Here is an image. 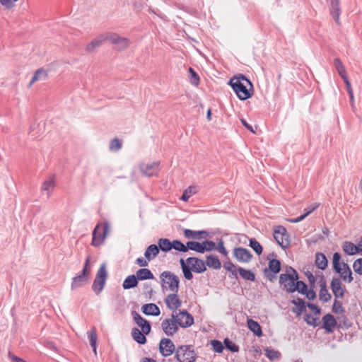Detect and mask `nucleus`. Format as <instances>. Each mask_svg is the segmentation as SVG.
I'll list each match as a JSON object with an SVG mask.
<instances>
[{
    "instance_id": "8",
    "label": "nucleus",
    "mask_w": 362,
    "mask_h": 362,
    "mask_svg": "<svg viewBox=\"0 0 362 362\" xmlns=\"http://www.w3.org/2000/svg\"><path fill=\"white\" fill-rule=\"evenodd\" d=\"M90 261V257H88L86 259L81 274L73 278L71 286L72 290L83 286L88 281L89 273L88 272V267Z\"/></svg>"
},
{
    "instance_id": "25",
    "label": "nucleus",
    "mask_w": 362,
    "mask_h": 362,
    "mask_svg": "<svg viewBox=\"0 0 362 362\" xmlns=\"http://www.w3.org/2000/svg\"><path fill=\"white\" fill-rule=\"evenodd\" d=\"M320 293H319L320 300H321L324 302L329 301L331 299L332 296L329 293L328 290L327 289L326 282L323 279V278H322V279L320 281Z\"/></svg>"
},
{
    "instance_id": "51",
    "label": "nucleus",
    "mask_w": 362,
    "mask_h": 362,
    "mask_svg": "<svg viewBox=\"0 0 362 362\" xmlns=\"http://www.w3.org/2000/svg\"><path fill=\"white\" fill-rule=\"evenodd\" d=\"M332 311L334 313L341 314L344 312V310L342 307V304L340 301L335 299L332 305Z\"/></svg>"
},
{
    "instance_id": "15",
    "label": "nucleus",
    "mask_w": 362,
    "mask_h": 362,
    "mask_svg": "<svg viewBox=\"0 0 362 362\" xmlns=\"http://www.w3.org/2000/svg\"><path fill=\"white\" fill-rule=\"evenodd\" d=\"M166 306L173 312L177 311V308L182 305V301L179 298L177 293H173L167 295L165 300Z\"/></svg>"
},
{
    "instance_id": "24",
    "label": "nucleus",
    "mask_w": 362,
    "mask_h": 362,
    "mask_svg": "<svg viewBox=\"0 0 362 362\" xmlns=\"http://www.w3.org/2000/svg\"><path fill=\"white\" fill-rule=\"evenodd\" d=\"M141 309L143 313L147 315L158 316L160 314L159 308L154 303L144 304Z\"/></svg>"
},
{
    "instance_id": "38",
    "label": "nucleus",
    "mask_w": 362,
    "mask_h": 362,
    "mask_svg": "<svg viewBox=\"0 0 362 362\" xmlns=\"http://www.w3.org/2000/svg\"><path fill=\"white\" fill-rule=\"evenodd\" d=\"M320 206L319 203H315L313 206L309 210V211L305 212L303 215L300 216L296 218H289L287 221L290 223H298L303 221L305 217H307L309 214H310L313 211H315Z\"/></svg>"
},
{
    "instance_id": "42",
    "label": "nucleus",
    "mask_w": 362,
    "mask_h": 362,
    "mask_svg": "<svg viewBox=\"0 0 362 362\" xmlns=\"http://www.w3.org/2000/svg\"><path fill=\"white\" fill-rule=\"evenodd\" d=\"M223 268L230 272L231 276L230 277L238 279L237 267L233 263L226 262L223 263Z\"/></svg>"
},
{
    "instance_id": "19",
    "label": "nucleus",
    "mask_w": 362,
    "mask_h": 362,
    "mask_svg": "<svg viewBox=\"0 0 362 362\" xmlns=\"http://www.w3.org/2000/svg\"><path fill=\"white\" fill-rule=\"evenodd\" d=\"M322 328L325 329L328 333L332 332L337 325L336 319L331 314H327L324 315L322 317Z\"/></svg>"
},
{
    "instance_id": "4",
    "label": "nucleus",
    "mask_w": 362,
    "mask_h": 362,
    "mask_svg": "<svg viewBox=\"0 0 362 362\" xmlns=\"http://www.w3.org/2000/svg\"><path fill=\"white\" fill-rule=\"evenodd\" d=\"M298 279V274L292 267L287 269L286 272L279 276V284L288 293L295 292V284Z\"/></svg>"
},
{
    "instance_id": "18",
    "label": "nucleus",
    "mask_w": 362,
    "mask_h": 362,
    "mask_svg": "<svg viewBox=\"0 0 362 362\" xmlns=\"http://www.w3.org/2000/svg\"><path fill=\"white\" fill-rule=\"evenodd\" d=\"M158 166L159 164L158 163H144L140 165L139 169L143 175L151 177L158 174L159 170Z\"/></svg>"
},
{
    "instance_id": "17",
    "label": "nucleus",
    "mask_w": 362,
    "mask_h": 362,
    "mask_svg": "<svg viewBox=\"0 0 362 362\" xmlns=\"http://www.w3.org/2000/svg\"><path fill=\"white\" fill-rule=\"evenodd\" d=\"M132 315L136 325L141 328L144 334H148L151 332L150 323L136 311H132Z\"/></svg>"
},
{
    "instance_id": "60",
    "label": "nucleus",
    "mask_w": 362,
    "mask_h": 362,
    "mask_svg": "<svg viewBox=\"0 0 362 362\" xmlns=\"http://www.w3.org/2000/svg\"><path fill=\"white\" fill-rule=\"evenodd\" d=\"M345 85H346V90L348 91V93L349 95H352V93H353V90H352V88H351V83L348 79V77L346 76L342 78Z\"/></svg>"
},
{
    "instance_id": "58",
    "label": "nucleus",
    "mask_w": 362,
    "mask_h": 362,
    "mask_svg": "<svg viewBox=\"0 0 362 362\" xmlns=\"http://www.w3.org/2000/svg\"><path fill=\"white\" fill-rule=\"evenodd\" d=\"M216 249L223 255H228V252L223 245V241L222 240H219V242L218 243L217 247L216 246Z\"/></svg>"
},
{
    "instance_id": "50",
    "label": "nucleus",
    "mask_w": 362,
    "mask_h": 362,
    "mask_svg": "<svg viewBox=\"0 0 362 362\" xmlns=\"http://www.w3.org/2000/svg\"><path fill=\"white\" fill-rule=\"evenodd\" d=\"M266 356L272 361L279 358L281 356V354L274 349H265Z\"/></svg>"
},
{
    "instance_id": "12",
    "label": "nucleus",
    "mask_w": 362,
    "mask_h": 362,
    "mask_svg": "<svg viewBox=\"0 0 362 362\" xmlns=\"http://www.w3.org/2000/svg\"><path fill=\"white\" fill-rule=\"evenodd\" d=\"M178 324L171 317L170 319H165L162 321L161 327L164 333L168 336H173L178 330Z\"/></svg>"
},
{
    "instance_id": "45",
    "label": "nucleus",
    "mask_w": 362,
    "mask_h": 362,
    "mask_svg": "<svg viewBox=\"0 0 362 362\" xmlns=\"http://www.w3.org/2000/svg\"><path fill=\"white\" fill-rule=\"evenodd\" d=\"M122 141L117 138H115L110 141V150L111 151H117L122 148Z\"/></svg>"
},
{
    "instance_id": "48",
    "label": "nucleus",
    "mask_w": 362,
    "mask_h": 362,
    "mask_svg": "<svg viewBox=\"0 0 362 362\" xmlns=\"http://www.w3.org/2000/svg\"><path fill=\"white\" fill-rule=\"evenodd\" d=\"M189 80L192 85L197 86L199 83V77L192 68L189 69Z\"/></svg>"
},
{
    "instance_id": "30",
    "label": "nucleus",
    "mask_w": 362,
    "mask_h": 362,
    "mask_svg": "<svg viewBox=\"0 0 362 362\" xmlns=\"http://www.w3.org/2000/svg\"><path fill=\"white\" fill-rule=\"evenodd\" d=\"M209 267L214 269H219L221 267V263L216 256L209 255L206 257L205 263Z\"/></svg>"
},
{
    "instance_id": "35",
    "label": "nucleus",
    "mask_w": 362,
    "mask_h": 362,
    "mask_svg": "<svg viewBox=\"0 0 362 362\" xmlns=\"http://www.w3.org/2000/svg\"><path fill=\"white\" fill-rule=\"evenodd\" d=\"M159 247V250H161L163 252H169L173 249V242H170V240L167 238H160L158 243Z\"/></svg>"
},
{
    "instance_id": "33",
    "label": "nucleus",
    "mask_w": 362,
    "mask_h": 362,
    "mask_svg": "<svg viewBox=\"0 0 362 362\" xmlns=\"http://www.w3.org/2000/svg\"><path fill=\"white\" fill-rule=\"evenodd\" d=\"M247 327L257 336L262 335V328L256 321L252 319L247 320Z\"/></svg>"
},
{
    "instance_id": "21",
    "label": "nucleus",
    "mask_w": 362,
    "mask_h": 362,
    "mask_svg": "<svg viewBox=\"0 0 362 362\" xmlns=\"http://www.w3.org/2000/svg\"><path fill=\"white\" fill-rule=\"evenodd\" d=\"M56 183L54 181V177H50L46 180L42 186L41 190L42 193H45L46 194L47 198H49L52 192H53L55 187Z\"/></svg>"
},
{
    "instance_id": "59",
    "label": "nucleus",
    "mask_w": 362,
    "mask_h": 362,
    "mask_svg": "<svg viewBox=\"0 0 362 362\" xmlns=\"http://www.w3.org/2000/svg\"><path fill=\"white\" fill-rule=\"evenodd\" d=\"M17 1L18 0H0V3L6 8H11L13 6V2Z\"/></svg>"
},
{
    "instance_id": "36",
    "label": "nucleus",
    "mask_w": 362,
    "mask_h": 362,
    "mask_svg": "<svg viewBox=\"0 0 362 362\" xmlns=\"http://www.w3.org/2000/svg\"><path fill=\"white\" fill-rule=\"evenodd\" d=\"M291 303L296 306V308L293 309V311L298 315L301 314L305 310V305L303 299L298 298L292 300Z\"/></svg>"
},
{
    "instance_id": "47",
    "label": "nucleus",
    "mask_w": 362,
    "mask_h": 362,
    "mask_svg": "<svg viewBox=\"0 0 362 362\" xmlns=\"http://www.w3.org/2000/svg\"><path fill=\"white\" fill-rule=\"evenodd\" d=\"M172 245H173V248H174L175 250H176L177 251L184 252H187V244L184 245L180 240H173Z\"/></svg>"
},
{
    "instance_id": "43",
    "label": "nucleus",
    "mask_w": 362,
    "mask_h": 362,
    "mask_svg": "<svg viewBox=\"0 0 362 362\" xmlns=\"http://www.w3.org/2000/svg\"><path fill=\"white\" fill-rule=\"evenodd\" d=\"M269 269L274 274L279 273L281 270L280 261L276 259H271L269 262Z\"/></svg>"
},
{
    "instance_id": "13",
    "label": "nucleus",
    "mask_w": 362,
    "mask_h": 362,
    "mask_svg": "<svg viewBox=\"0 0 362 362\" xmlns=\"http://www.w3.org/2000/svg\"><path fill=\"white\" fill-rule=\"evenodd\" d=\"M159 351L163 356L167 357L173 354L175 346L170 339L163 338L160 341Z\"/></svg>"
},
{
    "instance_id": "22",
    "label": "nucleus",
    "mask_w": 362,
    "mask_h": 362,
    "mask_svg": "<svg viewBox=\"0 0 362 362\" xmlns=\"http://www.w3.org/2000/svg\"><path fill=\"white\" fill-rule=\"evenodd\" d=\"M107 41V34L102 35L98 38L93 40L90 43L86 45V50L88 52H94L97 48H98L103 42Z\"/></svg>"
},
{
    "instance_id": "49",
    "label": "nucleus",
    "mask_w": 362,
    "mask_h": 362,
    "mask_svg": "<svg viewBox=\"0 0 362 362\" xmlns=\"http://www.w3.org/2000/svg\"><path fill=\"white\" fill-rule=\"evenodd\" d=\"M211 344L214 351H216L217 353H222V351L224 349V346H223V344L218 340H216V339L211 340Z\"/></svg>"
},
{
    "instance_id": "61",
    "label": "nucleus",
    "mask_w": 362,
    "mask_h": 362,
    "mask_svg": "<svg viewBox=\"0 0 362 362\" xmlns=\"http://www.w3.org/2000/svg\"><path fill=\"white\" fill-rule=\"evenodd\" d=\"M307 305L315 315H319L320 314V309L315 304L308 303Z\"/></svg>"
},
{
    "instance_id": "40",
    "label": "nucleus",
    "mask_w": 362,
    "mask_h": 362,
    "mask_svg": "<svg viewBox=\"0 0 362 362\" xmlns=\"http://www.w3.org/2000/svg\"><path fill=\"white\" fill-rule=\"evenodd\" d=\"M88 336L90 340V344L93 348V350L95 354H97V335L95 333V329L93 328L92 330L88 332Z\"/></svg>"
},
{
    "instance_id": "7",
    "label": "nucleus",
    "mask_w": 362,
    "mask_h": 362,
    "mask_svg": "<svg viewBox=\"0 0 362 362\" xmlns=\"http://www.w3.org/2000/svg\"><path fill=\"white\" fill-rule=\"evenodd\" d=\"M100 226L98 225L93 231L92 245L98 247L102 245L110 232V226L105 222L103 226V231L100 232Z\"/></svg>"
},
{
    "instance_id": "5",
    "label": "nucleus",
    "mask_w": 362,
    "mask_h": 362,
    "mask_svg": "<svg viewBox=\"0 0 362 362\" xmlns=\"http://www.w3.org/2000/svg\"><path fill=\"white\" fill-rule=\"evenodd\" d=\"M175 357L179 362H194L197 354L189 345H181L175 351Z\"/></svg>"
},
{
    "instance_id": "32",
    "label": "nucleus",
    "mask_w": 362,
    "mask_h": 362,
    "mask_svg": "<svg viewBox=\"0 0 362 362\" xmlns=\"http://www.w3.org/2000/svg\"><path fill=\"white\" fill-rule=\"evenodd\" d=\"M327 259L325 255L322 253L318 252L315 256V264L320 269H325L327 267Z\"/></svg>"
},
{
    "instance_id": "28",
    "label": "nucleus",
    "mask_w": 362,
    "mask_h": 362,
    "mask_svg": "<svg viewBox=\"0 0 362 362\" xmlns=\"http://www.w3.org/2000/svg\"><path fill=\"white\" fill-rule=\"evenodd\" d=\"M138 285V279L137 277L132 274L128 276L124 281L122 284V287L124 289H130L136 287Z\"/></svg>"
},
{
    "instance_id": "3",
    "label": "nucleus",
    "mask_w": 362,
    "mask_h": 362,
    "mask_svg": "<svg viewBox=\"0 0 362 362\" xmlns=\"http://www.w3.org/2000/svg\"><path fill=\"white\" fill-rule=\"evenodd\" d=\"M332 264L334 271L340 275V277L344 281L351 283L354 280L351 269L346 263L341 262L339 253H334Z\"/></svg>"
},
{
    "instance_id": "54",
    "label": "nucleus",
    "mask_w": 362,
    "mask_h": 362,
    "mask_svg": "<svg viewBox=\"0 0 362 362\" xmlns=\"http://www.w3.org/2000/svg\"><path fill=\"white\" fill-rule=\"evenodd\" d=\"M304 319H305V321L310 325H313V326L316 327L319 324L317 322V320H318V317H315L311 314H306L305 315Z\"/></svg>"
},
{
    "instance_id": "23",
    "label": "nucleus",
    "mask_w": 362,
    "mask_h": 362,
    "mask_svg": "<svg viewBox=\"0 0 362 362\" xmlns=\"http://www.w3.org/2000/svg\"><path fill=\"white\" fill-rule=\"evenodd\" d=\"M184 235H185V237L188 239L201 240L202 239L201 235H205L204 238H206L209 235V232L206 230L194 231V230H192L190 229H185Z\"/></svg>"
},
{
    "instance_id": "2",
    "label": "nucleus",
    "mask_w": 362,
    "mask_h": 362,
    "mask_svg": "<svg viewBox=\"0 0 362 362\" xmlns=\"http://www.w3.org/2000/svg\"><path fill=\"white\" fill-rule=\"evenodd\" d=\"M161 288L163 292L177 293L180 287V279L170 271H164L160 275Z\"/></svg>"
},
{
    "instance_id": "57",
    "label": "nucleus",
    "mask_w": 362,
    "mask_h": 362,
    "mask_svg": "<svg viewBox=\"0 0 362 362\" xmlns=\"http://www.w3.org/2000/svg\"><path fill=\"white\" fill-rule=\"evenodd\" d=\"M182 270L185 279H187V280H191L193 278V274L191 272L192 267H190L189 265L186 267L185 268H183Z\"/></svg>"
},
{
    "instance_id": "9",
    "label": "nucleus",
    "mask_w": 362,
    "mask_h": 362,
    "mask_svg": "<svg viewBox=\"0 0 362 362\" xmlns=\"http://www.w3.org/2000/svg\"><path fill=\"white\" fill-rule=\"evenodd\" d=\"M172 317L175 320L178 325L185 328L190 327L194 323V318L192 315L186 310L174 311Z\"/></svg>"
},
{
    "instance_id": "63",
    "label": "nucleus",
    "mask_w": 362,
    "mask_h": 362,
    "mask_svg": "<svg viewBox=\"0 0 362 362\" xmlns=\"http://www.w3.org/2000/svg\"><path fill=\"white\" fill-rule=\"evenodd\" d=\"M305 294L309 300H314L316 298V293L313 289L307 290V293Z\"/></svg>"
},
{
    "instance_id": "55",
    "label": "nucleus",
    "mask_w": 362,
    "mask_h": 362,
    "mask_svg": "<svg viewBox=\"0 0 362 362\" xmlns=\"http://www.w3.org/2000/svg\"><path fill=\"white\" fill-rule=\"evenodd\" d=\"M355 272L362 275V258L356 259L353 264Z\"/></svg>"
},
{
    "instance_id": "64",
    "label": "nucleus",
    "mask_w": 362,
    "mask_h": 362,
    "mask_svg": "<svg viewBox=\"0 0 362 362\" xmlns=\"http://www.w3.org/2000/svg\"><path fill=\"white\" fill-rule=\"evenodd\" d=\"M240 122L241 123L243 124V125L247 129H248L249 131L252 132H255L253 129H252V127L251 125H250L246 121L245 119H240Z\"/></svg>"
},
{
    "instance_id": "16",
    "label": "nucleus",
    "mask_w": 362,
    "mask_h": 362,
    "mask_svg": "<svg viewBox=\"0 0 362 362\" xmlns=\"http://www.w3.org/2000/svg\"><path fill=\"white\" fill-rule=\"evenodd\" d=\"M187 263L192 267V270L197 273H202L206 270L205 262L197 257H188Z\"/></svg>"
},
{
    "instance_id": "62",
    "label": "nucleus",
    "mask_w": 362,
    "mask_h": 362,
    "mask_svg": "<svg viewBox=\"0 0 362 362\" xmlns=\"http://www.w3.org/2000/svg\"><path fill=\"white\" fill-rule=\"evenodd\" d=\"M148 262L146 259L144 258H137L136 260V262L137 264H139L140 267H146L148 264Z\"/></svg>"
},
{
    "instance_id": "52",
    "label": "nucleus",
    "mask_w": 362,
    "mask_h": 362,
    "mask_svg": "<svg viewBox=\"0 0 362 362\" xmlns=\"http://www.w3.org/2000/svg\"><path fill=\"white\" fill-rule=\"evenodd\" d=\"M195 193V191L193 187H189L187 189L185 190V192H183L182 197H181V199L185 201V202H187L188 201V199H189V197Z\"/></svg>"
},
{
    "instance_id": "46",
    "label": "nucleus",
    "mask_w": 362,
    "mask_h": 362,
    "mask_svg": "<svg viewBox=\"0 0 362 362\" xmlns=\"http://www.w3.org/2000/svg\"><path fill=\"white\" fill-rule=\"evenodd\" d=\"M294 287H295V291H298L299 293H300L302 294H305V293H307L308 286L302 281H296Z\"/></svg>"
},
{
    "instance_id": "14",
    "label": "nucleus",
    "mask_w": 362,
    "mask_h": 362,
    "mask_svg": "<svg viewBox=\"0 0 362 362\" xmlns=\"http://www.w3.org/2000/svg\"><path fill=\"white\" fill-rule=\"evenodd\" d=\"M233 255L239 262L243 263L249 262L252 257V255L247 249L240 247L234 248Z\"/></svg>"
},
{
    "instance_id": "56",
    "label": "nucleus",
    "mask_w": 362,
    "mask_h": 362,
    "mask_svg": "<svg viewBox=\"0 0 362 362\" xmlns=\"http://www.w3.org/2000/svg\"><path fill=\"white\" fill-rule=\"evenodd\" d=\"M203 247L205 251H212L216 249V244L214 242L211 240H205L203 242Z\"/></svg>"
},
{
    "instance_id": "53",
    "label": "nucleus",
    "mask_w": 362,
    "mask_h": 362,
    "mask_svg": "<svg viewBox=\"0 0 362 362\" xmlns=\"http://www.w3.org/2000/svg\"><path fill=\"white\" fill-rule=\"evenodd\" d=\"M224 344L227 349L233 351V352H237L238 351V346H236L234 343H233L231 341H230L228 339H224Z\"/></svg>"
},
{
    "instance_id": "26",
    "label": "nucleus",
    "mask_w": 362,
    "mask_h": 362,
    "mask_svg": "<svg viewBox=\"0 0 362 362\" xmlns=\"http://www.w3.org/2000/svg\"><path fill=\"white\" fill-rule=\"evenodd\" d=\"M47 77L48 74L47 71L43 69H39L35 72L28 86L30 87L34 83L37 81H45Z\"/></svg>"
},
{
    "instance_id": "31",
    "label": "nucleus",
    "mask_w": 362,
    "mask_h": 362,
    "mask_svg": "<svg viewBox=\"0 0 362 362\" xmlns=\"http://www.w3.org/2000/svg\"><path fill=\"white\" fill-rule=\"evenodd\" d=\"M142 330L140 331L138 328L132 329V336L133 339L140 344H144L146 341V338Z\"/></svg>"
},
{
    "instance_id": "27",
    "label": "nucleus",
    "mask_w": 362,
    "mask_h": 362,
    "mask_svg": "<svg viewBox=\"0 0 362 362\" xmlns=\"http://www.w3.org/2000/svg\"><path fill=\"white\" fill-rule=\"evenodd\" d=\"M159 253V247L158 245L152 244L149 245L144 252L145 258L148 261L153 259Z\"/></svg>"
},
{
    "instance_id": "34",
    "label": "nucleus",
    "mask_w": 362,
    "mask_h": 362,
    "mask_svg": "<svg viewBox=\"0 0 362 362\" xmlns=\"http://www.w3.org/2000/svg\"><path fill=\"white\" fill-rule=\"evenodd\" d=\"M343 250L348 255H355L359 252V247L351 242H345L343 244Z\"/></svg>"
},
{
    "instance_id": "39",
    "label": "nucleus",
    "mask_w": 362,
    "mask_h": 362,
    "mask_svg": "<svg viewBox=\"0 0 362 362\" xmlns=\"http://www.w3.org/2000/svg\"><path fill=\"white\" fill-rule=\"evenodd\" d=\"M333 63H334V65L338 74L340 75L341 78H343L344 76V77L347 76L345 68H344L341 61L339 58H335L334 59Z\"/></svg>"
},
{
    "instance_id": "29",
    "label": "nucleus",
    "mask_w": 362,
    "mask_h": 362,
    "mask_svg": "<svg viewBox=\"0 0 362 362\" xmlns=\"http://www.w3.org/2000/svg\"><path fill=\"white\" fill-rule=\"evenodd\" d=\"M136 276L138 280H147V279H153L154 278L153 273L150 269L146 268H143L139 269L136 273Z\"/></svg>"
},
{
    "instance_id": "41",
    "label": "nucleus",
    "mask_w": 362,
    "mask_h": 362,
    "mask_svg": "<svg viewBox=\"0 0 362 362\" xmlns=\"http://www.w3.org/2000/svg\"><path fill=\"white\" fill-rule=\"evenodd\" d=\"M240 275L246 280L254 281L255 280V276L254 273L250 270L245 269L242 267L238 268Z\"/></svg>"
},
{
    "instance_id": "6",
    "label": "nucleus",
    "mask_w": 362,
    "mask_h": 362,
    "mask_svg": "<svg viewBox=\"0 0 362 362\" xmlns=\"http://www.w3.org/2000/svg\"><path fill=\"white\" fill-rule=\"evenodd\" d=\"M107 277V272L106 270V265L103 263L98 270L95 279L92 285L93 290L96 294H99L103 289Z\"/></svg>"
},
{
    "instance_id": "44",
    "label": "nucleus",
    "mask_w": 362,
    "mask_h": 362,
    "mask_svg": "<svg viewBox=\"0 0 362 362\" xmlns=\"http://www.w3.org/2000/svg\"><path fill=\"white\" fill-rule=\"evenodd\" d=\"M252 250L257 254L261 255L262 252V247L255 238L250 239V245Z\"/></svg>"
},
{
    "instance_id": "37",
    "label": "nucleus",
    "mask_w": 362,
    "mask_h": 362,
    "mask_svg": "<svg viewBox=\"0 0 362 362\" xmlns=\"http://www.w3.org/2000/svg\"><path fill=\"white\" fill-rule=\"evenodd\" d=\"M187 250H192L199 253H204L205 249L203 247V242L202 243L195 241H189L187 243Z\"/></svg>"
},
{
    "instance_id": "11",
    "label": "nucleus",
    "mask_w": 362,
    "mask_h": 362,
    "mask_svg": "<svg viewBox=\"0 0 362 362\" xmlns=\"http://www.w3.org/2000/svg\"><path fill=\"white\" fill-rule=\"evenodd\" d=\"M107 40L108 42L115 45L116 49L119 51L126 49L130 44L128 38L121 37L117 33L107 34Z\"/></svg>"
},
{
    "instance_id": "10",
    "label": "nucleus",
    "mask_w": 362,
    "mask_h": 362,
    "mask_svg": "<svg viewBox=\"0 0 362 362\" xmlns=\"http://www.w3.org/2000/svg\"><path fill=\"white\" fill-rule=\"evenodd\" d=\"M274 238L283 248H286L290 245L289 235L287 233L286 229L283 226H279L275 228Z\"/></svg>"
},
{
    "instance_id": "20",
    "label": "nucleus",
    "mask_w": 362,
    "mask_h": 362,
    "mask_svg": "<svg viewBox=\"0 0 362 362\" xmlns=\"http://www.w3.org/2000/svg\"><path fill=\"white\" fill-rule=\"evenodd\" d=\"M331 288L336 298H342L345 289L341 287V282L339 278H333L331 281Z\"/></svg>"
},
{
    "instance_id": "1",
    "label": "nucleus",
    "mask_w": 362,
    "mask_h": 362,
    "mask_svg": "<svg viewBox=\"0 0 362 362\" xmlns=\"http://www.w3.org/2000/svg\"><path fill=\"white\" fill-rule=\"evenodd\" d=\"M229 84L240 100H246L252 96L250 90L252 88V83L244 76L233 78Z\"/></svg>"
}]
</instances>
